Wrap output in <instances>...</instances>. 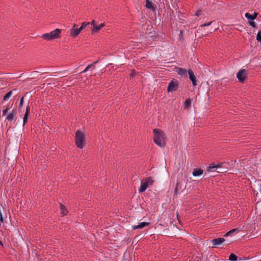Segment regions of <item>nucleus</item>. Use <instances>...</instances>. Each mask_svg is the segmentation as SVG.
Segmentation results:
<instances>
[{"label":"nucleus","mask_w":261,"mask_h":261,"mask_svg":"<svg viewBox=\"0 0 261 261\" xmlns=\"http://www.w3.org/2000/svg\"><path fill=\"white\" fill-rule=\"evenodd\" d=\"M224 164V163H221L220 164H216L215 163H213L212 164H211L207 167V172H212L213 171V169L215 168L220 169L222 167V165H223Z\"/></svg>","instance_id":"nucleus-9"},{"label":"nucleus","mask_w":261,"mask_h":261,"mask_svg":"<svg viewBox=\"0 0 261 261\" xmlns=\"http://www.w3.org/2000/svg\"><path fill=\"white\" fill-rule=\"evenodd\" d=\"M146 4L145 6L147 8L150 9H154L155 5L150 1L149 0H146L145 1Z\"/></svg>","instance_id":"nucleus-19"},{"label":"nucleus","mask_w":261,"mask_h":261,"mask_svg":"<svg viewBox=\"0 0 261 261\" xmlns=\"http://www.w3.org/2000/svg\"><path fill=\"white\" fill-rule=\"evenodd\" d=\"M145 181H146L149 186L152 185L154 182V180L151 177H148L145 179Z\"/></svg>","instance_id":"nucleus-23"},{"label":"nucleus","mask_w":261,"mask_h":261,"mask_svg":"<svg viewBox=\"0 0 261 261\" xmlns=\"http://www.w3.org/2000/svg\"><path fill=\"white\" fill-rule=\"evenodd\" d=\"M90 24V22H84L82 24L81 27L80 28V30L82 31L84 28H85L88 25Z\"/></svg>","instance_id":"nucleus-27"},{"label":"nucleus","mask_w":261,"mask_h":261,"mask_svg":"<svg viewBox=\"0 0 261 261\" xmlns=\"http://www.w3.org/2000/svg\"><path fill=\"white\" fill-rule=\"evenodd\" d=\"M247 71L245 69H241L237 73V77L240 83H244L247 77Z\"/></svg>","instance_id":"nucleus-5"},{"label":"nucleus","mask_w":261,"mask_h":261,"mask_svg":"<svg viewBox=\"0 0 261 261\" xmlns=\"http://www.w3.org/2000/svg\"><path fill=\"white\" fill-rule=\"evenodd\" d=\"M175 71L181 76L187 77V71L186 69L180 67H175Z\"/></svg>","instance_id":"nucleus-10"},{"label":"nucleus","mask_w":261,"mask_h":261,"mask_svg":"<svg viewBox=\"0 0 261 261\" xmlns=\"http://www.w3.org/2000/svg\"><path fill=\"white\" fill-rule=\"evenodd\" d=\"M16 110H13L12 111L10 114H9V115L7 117L6 119L9 121H12L13 120H16Z\"/></svg>","instance_id":"nucleus-13"},{"label":"nucleus","mask_w":261,"mask_h":261,"mask_svg":"<svg viewBox=\"0 0 261 261\" xmlns=\"http://www.w3.org/2000/svg\"><path fill=\"white\" fill-rule=\"evenodd\" d=\"M30 113V107L28 105L26 108L25 112L23 118V125L24 126L28 121V118Z\"/></svg>","instance_id":"nucleus-12"},{"label":"nucleus","mask_w":261,"mask_h":261,"mask_svg":"<svg viewBox=\"0 0 261 261\" xmlns=\"http://www.w3.org/2000/svg\"><path fill=\"white\" fill-rule=\"evenodd\" d=\"M185 104L187 107H190L191 105V101L190 99H189V98L187 99L186 100V101H185Z\"/></svg>","instance_id":"nucleus-26"},{"label":"nucleus","mask_w":261,"mask_h":261,"mask_svg":"<svg viewBox=\"0 0 261 261\" xmlns=\"http://www.w3.org/2000/svg\"><path fill=\"white\" fill-rule=\"evenodd\" d=\"M60 208L62 211V213L63 214V215H66L67 214L68 211L64 205H63L62 204H60Z\"/></svg>","instance_id":"nucleus-22"},{"label":"nucleus","mask_w":261,"mask_h":261,"mask_svg":"<svg viewBox=\"0 0 261 261\" xmlns=\"http://www.w3.org/2000/svg\"><path fill=\"white\" fill-rule=\"evenodd\" d=\"M249 24L253 28H256V23H255V22L254 21H249Z\"/></svg>","instance_id":"nucleus-29"},{"label":"nucleus","mask_w":261,"mask_h":261,"mask_svg":"<svg viewBox=\"0 0 261 261\" xmlns=\"http://www.w3.org/2000/svg\"><path fill=\"white\" fill-rule=\"evenodd\" d=\"M75 142L79 148L82 149L85 145V136L83 132L77 130L75 132Z\"/></svg>","instance_id":"nucleus-3"},{"label":"nucleus","mask_w":261,"mask_h":261,"mask_svg":"<svg viewBox=\"0 0 261 261\" xmlns=\"http://www.w3.org/2000/svg\"><path fill=\"white\" fill-rule=\"evenodd\" d=\"M148 186H149L148 185L146 181H144V182H142L141 186L138 190L139 192L140 193L144 192L147 189Z\"/></svg>","instance_id":"nucleus-17"},{"label":"nucleus","mask_w":261,"mask_h":261,"mask_svg":"<svg viewBox=\"0 0 261 261\" xmlns=\"http://www.w3.org/2000/svg\"><path fill=\"white\" fill-rule=\"evenodd\" d=\"M256 40L258 42H260L261 44V32L258 31L257 36H256Z\"/></svg>","instance_id":"nucleus-28"},{"label":"nucleus","mask_w":261,"mask_h":261,"mask_svg":"<svg viewBox=\"0 0 261 261\" xmlns=\"http://www.w3.org/2000/svg\"><path fill=\"white\" fill-rule=\"evenodd\" d=\"M217 172L218 173H222V172H224V171H221V169H219V170L217 171Z\"/></svg>","instance_id":"nucleus-35"},{"label":"nucleus","mask_w":261,"mask_h":261,"mask_svg":"<svg viewBox=\"0 0 261 261\" xmlns=\"http://www.w3.org/2000/svg\"><path fill=\"white\" fill-rule=\"evenodd\" d=\"M0 245H3L2 242H1V240H0Z\"/></svg>","instance_id":"nucleus-38"},{"label":"nucleus","mask_w":261,"mask_h":261,"mask_svg":"<svg viewBox=\"0 0 261 261\" xmlns=\"http://www.w3.org/2000/svg\"><path fill=\"white\" fill-rule=\"evenodd\" d=\"M23 104V97H22L20 100L19 107H22Z\"/></svg>","instance_id":"nucleus-32"},{"label":"nucleus","mask_w":261,"mask_h":261,"mask_svg":"<svg viewBox=\"0 0 261 261\" xmlns=\"http://www.w3.org/2000/svg\"><path fill=\"white\" fill-rule=\"evenodd\" d=\"M130 75L131 76H134V73H130Z\"/></svg>","instance_id":"nucleus-36"},{"label":"nucleus","mask_w":261,"mask_h":261,"mask_svg":"<svg viewBox=\"0 0 261 261\" xmlns=\"http://www.w3.org/2000/svg\"><path fill=\"white\" fill-rule=\"evenodd\" d=\"M91 25H93V28L92 29V32H98L105 25L104 23H101L99 25H97L96 24V21L94 20L92 21Z\"/></svg>","instance_id":"nucleus-11"},{"label":"nucleus","mask_w":261,"mask_h":261,"mask_svg":"<svg viewBox=\"0 0 261 261\" xmlns=\"http://www.w3.org/2000/svg\"><path fill=\"white\" fill-rule=\"evenodd\" d=\"M154 134L153 141L159 146L163 147L166 143L165 141V134L160 129L154 128L153 130Z\"/></svg>","instance_id":"nucleus-1"},{"label":"nucleus","mask_w":261,"mask_h":261,"mask_svg":"<svg viewBox=\"0 0 261 261\" xmlns=\"http://www.w3.org/2000/svg\"><path fill=\"white\" fill-rule=\"evenodd\" d=\"M214 22V21H212L211 22H207V23H205L203 24H202L201 25V27H206V26H209L211 24H212Z\"/></svg>","instance_id":"nucleus-30"},{"label":"nucleus","mask_w":261,"mask_h":261,"mask_svg":"<svg viewBox=\"0 0 261 261\" xmlns=\"http://www.w3.org/2000/svg\"><path fill=\"white\" fill-rule=\"evenodd\" d=\"M9 109H10L9 108H8V107L6 108V109L3 111V115H6Z\"/></svg>","instance_id":"nucleus-31"},{"label":"nucleus","mask_w":261,"mask_h":261,"mask_svg":"<svg viewBox=\"0 0 261 261\" xmlns=\"http://www.w3.org/2000/svg\"><path fill=\"white\" fill-rule=\"evenodd\" d=\"M61 29H56L49 33H45L42 35L41 37L47 41H50L60 38Z\"/></svg>","instance_id":"nucleus-2"},{"label":"nucleus","mask_w":261,"mask_h":261,"mask_svg":"<svg viewBox=\"0 0 261 261\" xmlns=\"http://www.w3.org/2000/svg\"><path fill=\"white\" fill-rule=\"evenodd\" d=\"M149 225V223L148 222H140L137 225L133 226V229L135 230L136 229L142 228L145 226H147Z\"/></svg>","instance_id":"nucleus-14"},{"label":"nucleus","mask_w":261,"mask_h":261,"mask_svg":"<svg viewBox=\"0 0 261 261\" xmlns=\"http://www.w3.org/2000/svg\"><path fill=\"white\" fill-rule=\"evenodd\" d=\"M258 13L254 12L253 14L251 15L249 13H246L245 14V17L248 19L253 20L256 18Z\"/></svg>","instance_id":"nucleus-16"},{"label":"nucleus","mask_w":261,"mask_h":261,"mask_svg":"<svg viewBox=\"0 0 261 261\" xmlns=\"http://www.w3.org/2000/svg\"><path fill=\"white\" fill-rule=\"evenodd\" d=\"M259 191H260V192H261V184H260V189H259Z\"/></svg>","instance_id":"nucleus-37"},{"label":"nucleus","mask_w":261,"mask_h":261,"mask_svg":"<svg viewBox=\"0 0 261 261\" xmlns=\"http://www.w3.org/2000/svg\"><path fill=\"white\" fill-rule=\"evenodd\" d=\"M70 36L75 38L77 37L81 32L80 28H78V25L76 24H74L72 28L69 31Z\"/></svg>","instance_id":"nucleus-6"},{"label":"nucleus","mask_w":261,"mask_h":261,"mask_svg":"<svg viewBox=\"0 0 261 261\" xmlns=\"http://www.w3.org/2000/svg\"><path fill=\"white\" fill-rule=\"evenodd\" d=\"M201 11H197L196 13V16H199L200 14Z\"/></svg>","instance_id":"nucleus-33"},{"label":"nucleus","mask_w":261,"mask_h":261,"mask_svg":"<svg viewBox=\"0 0 261 261\" xmlns=\"http://www.w3.org/2000/svg\"><path fill=\"white\" fill-rule=\"evenodd\" d=\"M203 173V171L201 168H194L193 171V175L194 176H199L201 175Z\"/></svg>","instance_id":"nucleus-15"},{"label":"nucleus","mask_w":261,"mask_h":261,"mask_svg":"<svg viewBox=\"0 0 261 261\" xmlns=\"http://www.w3.org/2000/svg\"><path fill=\"white\" fill-rule=\"evenodd\" d=\"M238 259V256L233 253H231L229 256V260L231 261H236Z\"/></svg>","instance_id":"nucleus-24"},{"label":"nucleus","mask_w":261,"mask_h":261,"mask_svg":"<svg viewBox=\"0 0 261 261\" xmlns=\"http://www.w3.org/2000/svg\"><path fill=\"white\" fill-rule=\"evenodd\" d=\"M225 241V239L223 238H218L211 240L212 243V248L217 247L218 246L221 245Z\"/></svg>","instance_id":"nucleus-7"},{"label":"nucleus","mask_w":261,"mask_h":261,"mask_svg":"<svg viewBox=\"0 0 261 261\" xmlns=\"http://www.w3.org/2000/svg\"><path fill=\"white\" fill-rule=\"evenodd\" d=\"M188 72L189 75V79L192 82L193 86L195 87L197 85V79L193 71L191 69H189Z\"/></svg>","instance_id":"nucleus-8"},{"label":"nucleus","mask_w":261,"mask_h":261,"mask_svg":"<svg viewBox=\"0 0 261 261\" xmlns=\"http://www.w3.org/2000/svg\"><path fill=\"white\" fill-rule=\"evenodd\" d=\"M217 172L218 173H222V172H224V171H221V169H219V170L217 171Z\"/></svg>","instance_id":"nucleus-34"},{"label":"nucleus","mask_w":261,"mask_h":261,"mask_svg":"<svg viewBox=\"0 0 261 261\" xmlns=\"http://www.w3.org/2000/svg\"><path fill=\"white\" fill-rule=\"evenodd\" d=\"M13 90H11L9 92H8L4 97V100L6 101L9 99L12 94Z\"/></svg>","instance_id":"nucleus-25"},{"label":"nucleus","mask_w":261,"mask_h":261,"mask_svg":"<svg viewBox=\"0 0 261 261\" xmlns=\"http://www.w3.org/2000/svg\"><path fill=\"white\" fill-rule=\"evenodd\" d=\"M178 81L176 79H173L168 84L167 88L168 92H173L176 91L178 89Z\"/></svg>","instance_id":"nucleus-4"},{"label":"nucleus","mask_w":261,"mask_h":261,"mask_svg":"<svg viewBox=\"0 0 261 261\" xmlns=\"http://www.w3.org/2000/svg\"><path fill=\"white\" fill-rule=\"evenodd\" d=\"M239 231V230L238 228H234L230 230L227 233L224 234V237L231 236H233L234 233H237Z\"/></svg>","instance_id":"nucleus-20"},{"label":"nucleus","mask_w":261,"mask_h":261,"mask_svg":"<svg viewBox=\"0 0 261 261\" xmlns=\"http://www.w3.org/2000/svg\"><path fill=\"white\" fill-rule=\"evenodd\" d=\"M182 189L181 185L179 182H177L174 190V194L177 195L178 194Z\"/></svg>","instance_id":"nucleus-18"},{"label":"nucleus","mask_w":261,"mask_h":261,"mask_svg":"<svg viewBox=\"0 0 261 261\" xmlns=\"http://www.w3.org/2000/svg\"><path fill=\"white\" fill-rule=\"evenodd\" d=\"M98 60L93 62L92 64L88 65V66L83 70V71L82 72L85 73V72H87L88 70V69H89L92 67H94L95 65L96 64H97L98 63Z\"/></svg>","instance_id":"nucleus-21"}]
</instances>
